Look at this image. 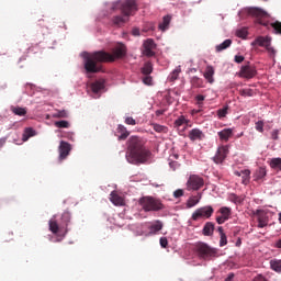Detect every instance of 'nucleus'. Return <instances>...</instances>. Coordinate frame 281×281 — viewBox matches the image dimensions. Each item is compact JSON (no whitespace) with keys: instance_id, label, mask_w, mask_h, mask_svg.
I'll return each instance as SVG.
<instances>
[{"instance_id":"2","label":"nucleus","mask_w":281,"mask_h":281,"mask_svg":"<svg viewBox=\"0 0 281 281\" xmlns=\"http://www.w3.org/2000/svg\"><path fill=\"white\" fill-rule=\"evenodd\" d=\"M153 153L146 147V140L138 136H131L127 139L126 160L128 164L139 166V164H146L150 159Z\"/></svg>"},{"instance_id":"25","label":"nucleus","mask_w":281,"mask_h":281,"mask_svg":"<svg viewBox=\"0 0 281 281\" xmlns=\"http://www.w3.org/2000/svg\"><path fill=\"white\" fill-rule=\"evenodd\" d=\"M204 78L212 85L214 82V67L207 66L204 72Z\"/></svg>"},{"instance_id":"42","label":"nucleus","mask_w":281,"mask_h":281,"mask_svg":"<svg viewBox=\"0 0 281 281\" xmlns=\"http://www.w3.org/2000/svg\"><path fill=\"white\" fill-rule=\"evenodd\" d=\"M228 109H229V106L226 105V106L217 110V117H220V120H222V117H226Z\"/></svg>"},{"instance_id":"41","label":"nucleus","mask_w":281,"mask_h":281,"mask_svg":"<svg viewBox=\"0 0 281 281\" xmlns=\"http://www.w3.org/2000/svg\"><path fill=\"white\" fill-rule=\"evenodd\" d=\"M270 25L274 30V34H281V22L280 21H276V22L271 23Z\"/></svg>"},{"instance_id":"47","label":"nucleus","mask_w":281,"mask_h":281,"mask_svg":"<svg viewBox=\"0 0 281 281\" xmlns=\"http://www.w3.org/2000/svg\"><path fill=\"white\" fill-rule=\"evenodd\" d=\"M220 247H225V245H227V235L222 234L220 235Z\"/></svg>"},{"instance_id":"34","label":"nucleus","mask_w":281,"mask_h":281,"mask_svg":"<svg viewBox=\"0 0 281 281\" xmlns=\"http://www.w3.org/2000/svg\"><path fill=\"white\" fill-rule=\"evenodd\" d=\"M270 267L277 273H281V260H271Z\"/></svg>"},{"instance_id":"53","label":"nucleus","mask_w":281,"mask_h":281,"mask_svg":"<svg viewBox=\"0 0 281 281\" xmlns=\"http://www.w3.org/2000/svg\"><path fill=\"white\" fill-rule=\"evenodd\" d=\"M195 100H196L199 106H201V104H203V101L205 100V95H203V94H198V95L195 97Z\"/></svg>"},{"instance_id":"12","label":"nucleus","mask_w":281,"mask_h":281,"mask_svg":"<svg viewBox=\"0 0 281 281\" xmlns=\"http://www.w3.org/2000/svg\"><path fill=\"white\" fill-rule=\"evenodd\" d=\"M217 214H221L216 217V223L218 225H223L225 221H229V216H232V209L227 206H222L218 211Z\"/></svg>"},{"instance_id":"8","label":"nucleus","mask_w":281,"mask_h":281,"mask_svg":"<svg viewBox=\"0 0 281 281\" xmlns=\"http://www.w3.org/2000/svg\"><path fill=\"white\" fill-rule=\"evenodd\" d=\"M256 74H258V71L256 70V66L249 63L245 66H241L239 70V77L246 78L247 80L255 78Z\"/></svg>"},{"instance_id":"62","label":"nucleus","mask_w":281,"mask_h":281,"mask_svg":"<svg viewBox=\"0 0 281 281\" xmlns=\"http://www.w3.org/2000/svg\"><path fill=\"white\" fill-rule=\"evenodd\" d=\"M217 232H218L220 236H223V234H225V231H223V227H222V226H220V227L217 228Z\"/></svg>"},{"instance_id":"32","label":"nucleus","mask_w":281,"mask_h":281,"mask_svg":"<svg viewBox=\"0 0 281 281\" xmlns=\"http://www.w3.org/2000/svg\"><path fill=\"white\" fill-rule=\"evenodd\" d=\"M191 85L192 87H194L195 89H201V87H203V79L199 78V77H192L191 78Z\"/></svg>"},{"instance_id":"21","label":"nucleus","mask_w":281,"mask_h":281,"mask_svg":"<svg viewBox=\"0 0 281 281\" xmlns=\"http://www.w3.org/2000/svg\"><path fill=\"white\" fill-rule=\"evenodd\" d=\"M48 225H49V232H52V234H58L60 229H65V227H61L60 224H58L56 218L49 220Z\"/></svg>"},{"instance_id":"57","label":"nucleus","mask_w":281,"mask_h":281,"mask_svg":"<svg viewBox=\"0 0 281 281\" xmlns=\"http://www.w3.org/2000/svg\"><path fill=\"white\" fill-rule=\"evenodd\" d=\"M266 49H267V52H269L270 54H276V49L271 46V44H268V45L266 46Z\"/></svg>"},{"instance_id":"59","label":"nucleus","mask_w":281,"mask_h":281,"mask_svg":"<svg viewBox=\"0 0 281 281\" xmlns=\"http://www.w3.org/2000/svg\"><path fill=\"white\" fill-rule=\"evenodd\" d=\"M132 34L133 36H139V29H133Z\"/></svg>"},{"instance_id":"13","label":"nucleus","mask_w":281,"mask_h":281,"mask_svg":"<svg viewBox=\"0 0 281 281\" xmlns=\"http://www.w3.org/2000/svg\"><path fill=\"white\" fill-rule=\"evenodd\" d=\"M69 153H71V145L65 140H61L59 144V159H67L69 157Z\"/></svg>"},{"instance_id":"29","label":"nucleus","mask_w":281,"mask_h":281,"mask_svg":"<svg viewBox=\"0 0 281 281\" xmlns=\"http://www.w3.org/2000/svg\"><path fill=\"white\" fill-rule=\"evenodd\" d=\"M228 47H232V40H225L223 43L215 46L216 52H223L227 49Z\"/></svg>"},{"instance_id":"37","label":"nucleus","mask_w":281,"mask_h":281,"mask_svg":"<svg viewBox=\"0 0 281 281\" xmlns=\"http://www.w3.org/2000/svg\"><path fill=\"white\" fill-rule=\"evenodd\" d=\"M270 167L274 168V170H281V158H273L270 161Z\"/></svg>"},{"instance_id":"51","label":"nucleus","mask_w":281,"mask_h":281,"mask_svg":"<svg viewBox=\"0 0 281 281\" xmlns=\"http://www.w3.org/2000/svg\"><path fill=\"white\" fill-rule=\"evenodd\" d=\"M159 243H160V246L162 247V249H166L168 247V238L161 237Z\"/></svg>"},{"instance_id":"40","label":"nucleus","mask_w":281,"mask_h":281,"mask_svg":"<svg viewBox=\"0 0 281 281\" xmlns=\"http://www.w3.org/2000/svg\"><path fill=\"white\" fill-rule=\"evenodd\" d=\"M249 33L247 32V29L246 27H243V29H239V30H237L236 31V36L238 37V38H247V35H248Z\"/></svg>"},{"instance_id":"9","label":"nucleus","mask_w":281,"mask_h":281,"mask_svg":"<svg viewBox=\"0 0 281 281\" xmlns=\"http://www.w3.org/2000/svg\"><path fill=\"white\" fill-rule=\"evenodd\" d=\"M144 50L143 54L144 56H147V58H153L155 56V49L157 48V44H155V40L148 38L144 42L143 44Z\"/></svg>"},{"instance_id":"17","label":"nucleus","mask_w":281,"mask_h":281,"mask_svg":"<svg viewBox=\"0 0 281 281\" xmlns=\"http://www.w3.org/2000/svg\"><path fill=\"white\" fill-rule=\"evenodd\" d=\"M69 223H71V213L66 211L61 214L60 218V227L65 228V234L68 232L67 227L69 226Z\"/></svg>"},{"instance_id":"30","label":"nucleus","mask_w":281,"mask_h":281,"mask_svg":"<svg viewBox=\"0 0 281 281\" xmlns=\"http://www.w3.org/2000/svg\"><path fill=\"white\" fill-rule=\"evenodd\" d=\"M171 20L172 18L170 15H165L162 18V23L159 24V30H162V32L168 30V26L170 25Z\"/></svg>"},{"instance_id":"1","label":"nucleus","mask_w":281,"mask_h":281,"mask_svg":"<svg viewBox=\"0 0 281 281\" xmlns=\"http://www.w3.org/2000/svg\"><path fill=\"white\" fill-rule=\"evenodd\" d=\"M126 56V45L120 43L116 45L112 54L98 50L92 54H86L83 65L87 74H98L102 70V66L98 65V63H115L116 58H124Z\"/></svg>"},{"instance_id":"24","label":"nucleus","mask_w":281,"mask_h":281,"mask_svg":"<svg viewBox=\"0 0 281 281\" xmlns=\"http://www.w3.org/2000/svg\"><path fill=\"white\" fill-rule=\"evenodd\" d=\"M116 132L120 133V136H119L120 142L126 139V137L131 135V133L128 132V130H126L124 125H119Z\"/></svg>"},{"instance_id":"11","label":"nucleus","mask_w":281,"mask_h":281,"mask_svg":"<svg viewBox=\"0 0 281 281\" xmlns=\"http://www.w3.org/2000/svg\"><path fill=\"white\" fill-rule=\"evenodd\" d=\"M256 216H257V221H258L257 227L262 229L263 227H267V225H269V212H266L262 210H257Z\"/></svg>"},{"instance_id":"52","label":"nucleus","mask_w":281,"mask_h":281,"mask_svg":"<svg viewBox=\"0 0 281 281\" xmlns=\"http://www.w3.org/2000/svg\"><path fill=\"white\" fill-rule=\"evenodd\" d=\"M279 135H280V131L273 130V131L271 132V139H274V140L280 139Z\"/></svg>"},{"instance_id":"10","label":"nucleus","mask_w":281,"mask_h":281,"mask_svg":"<svg viewBox=\"0 0 281 281\" xmlns=\"http://www.w3.org/2000/svg\"><path fill=\"white\" fill-rule=\"evenodd\" d=\"M227 155H229V147L221 146L220 148H217V151L213 157L214 164H223V161L227 159Z\"/></svg>"},{"instance_id":"39","label":"nucleus","mask_w":281,"mask_h":281,"mask_svg":"<svg viewBox=\"0 0 281 281\" xmlns=\"http://www.w3.org/2000/svg\"><path fill=\"white\" fill-rule=\"evenodd\" d=\"M153 128L156 133H167L168 127L160 125V124H153Z\"/></svg>"},{"instance_id":"55","label":"nucleus","mask_w":281,"mask_h":281,"mask_svg":"<svg viewBox=\"0 0 281 281\" xmlns=\"http://www.w3.org/2000/svg\"><path fill=\"white\" fill-rule=\"evenodd\" d=\"M231 201H233V203H243V200L236 195H232Z\"/></svg>"},{"instance_id":"60","label":"nucleus","mask_w":281,"mask_h":281,"mask_svg":"<svg viewBox=\"0 0 281 281\" xmlns=\"http://www.w3.org/2000/svg\"><path fill=\"white\" fill-rule=\"evenodd\" d=\"M164 113H166L165 110H157V111H156L157 117H159L160 115H164Z\"/></svg>"},{"instance_id":"48","label":"nucleus","mask_w":281,"mask_h":281,"mask_svg":"<svg viewBox=\"0 0 281 281\" xmlns=\"http://www.w3.org/2000/svg\"><path fill=\"white\" fill-rule=\"evenodd\" d=\"M53 117H67V111L61 110L53 114Z\"/></svg>"},{"instance_id":"61","label":"nucleus","mask_w":281,"mask_h":281,"mask_svg":"<svg viewBox=\"0 0 281 281\" xmlns=\"http://www.w3.org/2000/svg\"><path fill=\"white\" fill-rule=\"evenodd\" d=\"M236 247H240L243 245V239L238 238L235 243Z\"/></svg>"},{"instance_id":"38","label":"nucleus","mask_w":281,"mask_h":281,"mask_svg":"<svg viewBox=\"0 0 281 281\" xmlns=\"http://www.w3.org/2000/svg\"><path fill=\"white\" fill-rule=\"evenodd\" d=\"M248 14H250V16H262V10L258 8H251L248 10Z\"/></svg>"},{"instance_id":"54","label":"nucleus","mask_w":281,"mask_h":281,"mask_svg":"<svg viewBox=\"0 0 281 281\" xmlns=\"http://www.w3.org/2000/svg\"><path fill=\"white\" fill-rule=\"evenodd\" d=\"M252 281H269L267 278H265L262 274H258L257 277L254 278Z\"/></svg>"},{"instance_id":"3","label":"nucleus","mask_w":281,"mask_h":281,"mask_svg":"<svg viewBox=\"0 0 281 281\" xmlns=\"http://www.w3.org/2000/svg\"><path fill=\"white\" fill-rule=\"evenodd\" d=\"M112 10H121L123 14L113 18L114 25H124V23H127L128 16L136 13L137 2L135 0L119 1L113 4Z\"/></svg>"},{"instance_id":"23","label":"nucleus","mask_w":281,"mask_h":281,"mask_svg":"<svg viewBox=\"0 0 281 281\" xmlns=\"http://www.w3.org/2000/svg\"><path fill=\"white\" fill-rule=\"evenodd\" d=\"M203 236H213L214 235V223L206 222L203 229H202Z\"/></svg>"},{"instance_id":"4","label":"nucleus","mask_w":281,"mask_h":281,"mask_svg":"<svg viewBox=\"0 0 281 281\" xmlns=\"http://www.w3.org/2000/svg\"><path fill=\"white\" fill-rule=\"evenodd\" d=\"M139 205L143 207L144 212H159L165 207L164 203H161V200L155 199L153 196L140 198Z\"/></svg>"},{"instance_id":"27","label":"nucleus","mask_w":281,"mask_h":281,"mask_svg":"<svg viewBox=\"0 0 281 281\" xmlns=\"http://www.w3.org/2000/svg\"><path fill=\"white\" fill-rule=\"evenodd\" d=\"M12 113L14 115H19L20 117H24V115H27V109L21 108V106H11Z\"/></svg>"},{"instance_id":"46","label":"nucleus","mask_w":281,"mask_h":281,"mask_svg":"<svg viewBox=\"0 0 281 281\" xmlns=\"http://www.w3.org/2000/svg\"><path fill=\"white\" fill-rule=\"evenodd\" d=\"M143 82L147 85V87H151L153 85V77L150 75H145L143 78Z\"/></svg>"},{"instance_id":"28","label":"nucleus","mask_w":281,"mask_h":281,"mask_svg":"<svg viewBox=\"0 0 281 281\" xmlns=\"http://www.w3.org/2000/svg\"><path fill=\"white\" fill-rule=\"evenodd\" d=\"M140 71L143 76H150L153 74V64L150 61L145 63Z\"/></svg>"},{"instance_id":"64","label":"nucleus","mask_w":281,"mask_h":281,"mask_svg":"<svg viewBox=\"0 0 281 281\" xmlns=\"http://www.w3.org/2000/svg\"><path fill=\"white\" fill-rule=\"evenodd\" d=\"M234 175H236V177H243V171H235Z\"/></svg>"},{"instance_id":"14","label":"nucleus","mask_w":281,"mask_h":281,"mask_svg":"<svg viewBox=\"0 0 281 281\" xmlns=\"http://www.w3.org/2000/svg\"><path fill=\"white\" fill-rule=\"evenodd\" d=\"M205 138V134H203V131L199 128H193L189 132V139L191 142H201V139Z\"/></svg>"},{"instance_id":"36","label":"nucleus","mask_w":281,"mask_h":281,"mask_svg":"<svg viewBox=\"0 0 281 281\" xmlns=\"http://www.w3.org/2000/svg\"><path fill=\"white\" fill-rule=\"evenodd\" d=\"M251 175V171L249 169H245V170H241V178H243V183L245 186H247V183H249V177Z\"/></svg>"},{"instance_id":"35","label":"nucleus","mask_w":281,"mask_h":281,"mask_svg":"<svg viewBox=\"0 0 281 281\" xmlns=\"http://www.w3.org/2000/svg\"><path fill=\"white\" fill-rule=\"evenodd\" d=\"M188 122L189 121L186 119V116L181 115L175 121L173 126L179 128L180 126H183V124H188Z\"/></svg>"},{"instance_id":"20","label":"nucleus","mask_w":281,"mask_h":281,"mask_svg":"<svg viewBox=\"0 0 281 281\" xmlns=\"http://www.w3.org/2000/svg\"><path fill=\"white\" fill-rule=\"evenodd\" d=\"M164 229V223L157 220L149 226V234L155 235Z\"/></svg>"},{"instance_id":"26","label":"nucleus","mask_w":281,"mask_h":281,"mask_svg":"<svg viewBox=\"0 0 281 281\" xmlns=\"http://www.w3.org/2000/svg\"><path fill=\"white\" fill-rule=\"evenodd\" d=\"M34 135H36V132L34 131V128L26 127L22 135V142H27V139H30V137H34Z\"/></svg>"},{"instance_id":"19","label":"nucleus","mask_w":281,"mask_h":281,"mask_svg":"<svg viewBox=\"0 0 281 281\" xmlns=\"http://www.w3.org/2000/svg\"><path fill=\"white\" fill-rule=\"evenodd\" d=\"M221 142H229V138L232 135H234V130L232 128H224L221 132L217 133Z\"/></svg>"},{"instance_id":"7","label":"nucleus","mask_w":281,"mask_h":281,"mask_svg":"<svg viewBox=\"0 0 281 281\" xmlns=\"http://www.w3.org/2000/svg\"><path fill=\"white\" fill-rule=\"evenodd\" d=\"M203 186H205V181L201 176L191 175L187 181V190L189 192L201 190Z\"/></svg>"},{"instance_id":"58","label":"nucleus","mask_w":281,"mask_h":281,"mask_svg":"<svg viewBox=\"0 0 281 281\" xmlns=\"http://www.w3.org/2000/svg\"><path fill=\"white\" fill-rule=\"evenodd\" d=\"M235 274L231 272L224 281H234Z\"/></svg>"},{"instance_id":"56","label":"nucleus","mask_w":281,"mask_h":281,"mask_svg":"<svg viewBox=\"0 0 281 281\" xmlns=\"http://www.w3.org/2000/svg\"><path fill=\"white\" fill-rule=\"evenodd\" d=\"M244 60H245V57H243V56H240V55H236V56H235V63L240 64V63H243Z\"/></svg>"},{"instance_id":"50","label":"nucleus","mask_w":281,"mask_h":281,"mask_svg":"<svg viewBox=\"0 0 281 281\" xmlns=\"http://www.w3.org/2000/svg\"><path fill=\"white\" fill-rule=\"evenodd\" d=\"M184 192L182 189H177L175 192H173V196L175 199H181V196H183Z\"/></svg>"},{"instance_id":"18","label":"nucleus","mask_w":281,"mask_h":281,"mask_svg":"<svg viewBox=\"0 0 281 281\" xmlns=\"http://www.w3.org/2000/svg\"><path fill=\"white\" fill-rule=\"evenodd\" d=\"M110 201L113 205H124V198L117 193V191H112L110 194Z\"/></svg>"},{"instance_id":"33","label":"nucleus","mask_w":281,"mask_h":281,"mask_svg":"<svg viewBox=\"0 0 281 281\" xmlns=\"http://www.w3.org/2000/svg\"><path fill=\"white\" fill-rule=\"evenodd\" d=\"M179 74H181V66H178L170 75L169 80L170 82H175V80L179 79Z\"/></svg>"},{"instance_id":"63","label":"nucleus","mask_w":281,"mask_h":281,"mask_svg":"<svg viewBox=\"0 0 281 281\" xmlns=\"http://www.w3.org/2000/svg\"><path fill=\"white\" fill-rule=\"evenodd\" d=\"M276 247H277L278 249H281V239H279V240L276 243Z\"/></svg>"},{"instance_id":"44","label":"nucleus","mask_w":281,"mask_h":281,"mask_svg":"<svg viewBox=\"0 0 281 281\" xmlns=\"http://www.w3.org/2000/svg\"><path fill=\"white\" fill-rule=\"evenodd\" d=\"M239 93L244 98H251L254 95V91L251 89H241Z\"/></svg>"},{"instance_id":"6","label":"nucleus","mask_w":281,"mask_h":281,"mask_svg":"<svg viewBox=\"0 0 281 281\" xmlns=\"http://www.w3.org/2000/svg\"><path fill=\"white\" fill-rule=\"evenodd\" d=\"M212 214H214V207L212 205H205L196 209L192 215V221H201V218H212Z\"/></svg>"},{"instance_id":"31","label":"nucleus","mask_w":281,"mask_h":281,"mask_svg":"<svg viewBox=\"0 0 281 281\" xmlns=\"http://www.w3.org/2000/svg\"><path fill=\"white\" fill-rule=\"evenodd\" d=\"M91 89L93 93H100L102 89H104V82L102 81H95L91 85Z\"/></svg>"},{"instance_id":"49","label":"nucleus","mask_w":281,"mask_h":281,"mask_svg":"<svg viewBox=\"0 0 281 281\" xmlns=\"http://www.w3.org/2000/svg\"><path fill=\"white\" fill-rule=\"evenodd\" d=\"M125 124H128L130 126H135V124H137V122L132 116H127L125 119Z\"/></svg>"},{"instance_id":"5","label":"nucleus","mask_w":281,"mask_h":281,"mask_svg":"<svg viewBox=\"0 0 281 281\" xmlns=\"http://www.w3.org/2000/svg\"><path fill=\"white\" fill-rule=\"evenodd\" d=\"M196 251L200 258L203 260H210L212 258H216V249L212 248L210 245L205 243H200L196 245Z\"/></svg>"},{"instance_id":"15","label":"nucleus","mask_w":281,"mask_h":281,"mask_svg":"<svg viewBox=\"0 0 281 281\" xmlns=\"http://www.w3.org/2000/svg\"><path fill=\"white\" fill-rule=\"evenodd\" d=\"M252 46L258 45L259 47H266L267 45H271V37L269 36H258L255 38V41L251 43Z\"/></svg>"},{"instance_id":"45","label":"nucleus","mask_w":281,"mask_h":281,"mask_svg":"<svg viewBox=\"0 0 281 281\" xmlns=\"http://www.w3.org/2000/svg\"><path fill=\"white\" fill-rule=\"evenodd\" d=\"M57 128H69V123L67 121H57L55 122Z\"/></svg>"},{"instance_id":"43","label":"nucleus","mask_w":281,"mask_h":281,"mask_svg":"<svg viewBox=\"0 0 281 281\" xmlns=\"http://www.w3.org/2000/svg\"><path fill=\"white\" fill-rule=\"evenodd\" d=\"M255 128L258 131V133H265V122L263 121H257L255 123Z\"/></svg>"},{"instance_id":"22","label":"nucleus","mask_w":281,"mask_h":281,"mask_svg":"<svg viewBox=\"0 0 281 281\" xmlns=\"http://www.w3.org/2000/svg\"><path fill=\"white\" fill-rule=\"evenodd\" d=\"M265 177H267V169L260 167L254 173V181H263Z\"/></svg>"},{"instance_id":"16","label":"nucleus","mask_w":281,"mask_h":281,"mask_svg":"<svg viewBox=\"0 0 281 281\" xmlns=\"http://www.w3.org/2000/svg\"><path fill=\"white\" fill-rule=\"evenodd\" d=\"M201 199H203V194L202 193H196L195 195H191L188 201H187V207H194L195 205H199V203L201 202Z\"/></svg>"}]
</instances>
